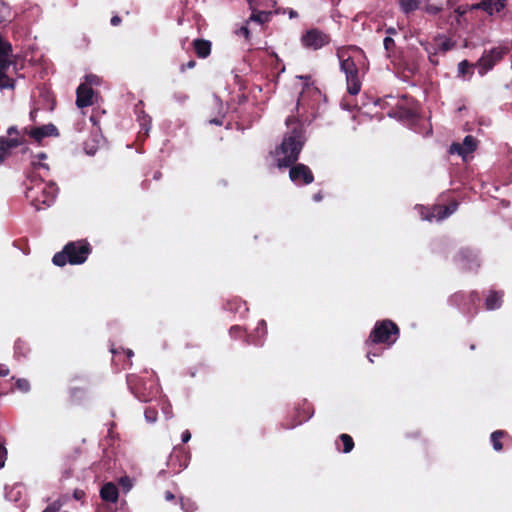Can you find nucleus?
Returning <instances> with one entry per match:
<instances>
[{
	"mask_svg": "<svg viewBox=\"0 0 512 512\" xmlns=\"http://www.w3.org/2000/svg\"><path fill=\"white\" fill-rule=\"evenodd\" d=\"M456 13H458L459 15H463L465 13V10H462L460 7H458L456 10H455Z\"/></svg>",
	"mask_w": 512,
	"mask_h": 512,
	"instance_id": "46",
	"label": "nucleus"
},
{
	"mask_svg": "<svg viewBox=\"0 0 512 512\" xmlns=\"http://www.w3.org/2000/svg\"><path fill=\"white\" fill-rule=\"evenodd\" d=\"M22 144L23 141L18 138L6 139L5 137H0V164L10 155L11 149Z\"/></svg>",
	"mask_w": 512,
	"mask_h": 512,
	"instance_id": "15",
	"label": "nucleus"
},
{
	"mask_svg": "<svg viewBox=\"0 0 512 512\" xmlns=\"http://www.w3.org/2000/svg\"><path fill=\"white\" fill-rule=\"evenodd\" d=\"M504 435H505V432L501 431V430L494 431L491 434V442L493 444V448L496 451H500L502 449V444L500 442V438H502Z\"/></svg>",
	"mask_w": 512,
	"mask_h": 512,
	"instance_id": "22",
	"label": "nucleus"
},
{
	"mask_svg": "<svg viewBox=\"0 0 512 512\" xmlns=\"http://www.w3.org/2000/svg\"><path fill=\"white\" fill-rule=\"evenodd\" d=\"M371 356H372V354L369 352V353L367 354V357H368V359H369V361H370V362H373V359H372V357H371Z\"/></svg>",
	"mask_w": 512,
	"mask_h": 512,
	"instance_id": "50",
	"label": "nucleus"
},
{
	"mask_svg": "<svg viewBox=\"0 0 512 512\" xmlns=\"http://www.w3.org/2000/svg\"><path fill=\"white\" fill-rule=\"evenodd\" d=\"M417 209L419 210L421 218L423 220L441 221L456 211L457 204L453 203L449 206H435L432 208V210H428V209L424 208L423 206H419V207H417Z\"/></svg>",
	"mask_w": 512,
	"mask_h": 512,
	"instance_id": "6",
	"label": "nucleus"
},
{
	"mask_svg": "<svg viewBox=\"0 0 512 512\" xmlns=\"http://www.w3.org/2000/svg\"><path fill=\"white\" fill-rule=\"evenodd\" d=\"M289 177L296 184H310L314 180L311 170L304 164L293 166L290 169Z\"/></svg>",
	"mask_w": 512,
	"mask_h": 512,
	"instance_id": "11",
	"label": "nucleus"
},
{
	"mask_svg": "<svg viewBox=\"0 0 512 512\" xmlns=\"http://www.w3.org/2000/svg\"><path fill=\"white\" fill-rule=\"evenodd\" d=\"M120 22H121V18H120L119 16H113V17L111 18V24H112L113 26H117V25H119V24H120Z\"/></svg>",
	"mask_w": 512,
	"mask_h": 512,
	"instance_id": "38",
	"label": "nucleus"
},
{
	"mask_svg": "<svg viewBox=\"0 0 512 512\" xmlns=\"http://www.w3.org/2000/svg\"><path fill=\"white\" fill-rule=\"evenodd\" d=\"M399 334V329L395 323L390 320L377 322L370 333L368 341L371 343H387L392 345Z\"/></svg>",
	"mask_w": 512,
	"mask_h": 512,
	"instance_id": "5",
	"label": "nucleus"
},
{
	"mask_svg": "<svg viewBox=\"0 0 512 512\" xmlns=\"http://www.w3.org/2000/svg\"><path fill=\"white\" fill-rule=\"evenodd\" d=\"M430 62H435L432 56H429Z\"/></svg>",
	"mask_w": 512,
	"mask_h": 512,
	"instance_id": "52",
	"label": "nucleus"
},
{
	"mask_svg": "<svg viewBox=\"0 0 512 512\" xmlns=\"http://www.w3.org/2000/svg\"><path fill=\"white\" fill-rule=\"evenodd\" d=\"M298 78H299V79H301V80H302V79H305V80H306V82H305V84H304V87L302 88V91H301V93H300V98L298 99V102H297V105L299 106V105H300V103H301V101L303 100V97H304V96H303V95H304V91H305L306 89H307V90H309V91H310V90H311V91H314V92H317V89H316L315 87H311V86H310V84L308 83V79H309L308 77H302V76H300V77H298Z\"/></svg>",
	"mask_w": 512,
	"mask_h": 512,
	"instance_id": "27",
	"label": "nucleus"
},
{
	"mask_svg": "<svg viewBox=\"0 0 512 512\" xmlns=\"http://www.w3.org/2000/svg\"><path fill=\"white\" fill-rule=\"evenodd\" d=\"M442 8L443 3L437 2L436 0H427V4L425 5V11L432 15L439 13Z\"/></svg>",
	"mask_w": 512,
	"mask_h": 512,
	"instance_id": "20",
	"label": "nucleus"
},
{
	"mask_svg": "<svg viewBox=\"0 0 512 512\" xmlns=\"http://www.w3.org/2000/svg\"><path fill=\"white\" fill-rule=\"evenodd\" d=\"M323 198L322 194L321 193H316L314 196H313V199L316 201V202H319L321 201Z\"/></svg>",
	"mask_w": 512,
	"mask_h": 512,
	"instance_id": "43",
	"label": "nucleus"
},
{
	"mask_svg": "<svg viewBox=\"0 0 512 512\" xmlns=\"http://www.w3.org/2000/svg\"><path fill=\"white\" fill-rule=\"evenodd\" d=\"M9 374V369L5 366H0V376H7Z\"/></svg>",
	"mask_w": 512,
	"mask_h": 512,
	"instance_id": "39",
	"label": "nucleus"
},
{
	"mask_svg": "<svg viewBox=\"0 0 512 512\" xmlns=\"http://www.w3.org/2000/svg\"><path fill=\"white\" fill-rule=\"evenodd\" d=\"M295 15H296V12H294V11L290 12V17H294Z\"/></svg>",
	"mask_w": 512,
	"mask_h": 512,
	"instance_id": "51",
	"label": "nucleus"
},
{
	"mask_svg": "<svg viewBox=\"0 0 512 512\" xmlns=\"http://www.w3.org/2000/svg\"><path fill=\"white\" fill-rule=\"evenodd\" d=\"M417 209L419 210L421 218L423 220L441 221L456 211L457 204L453 203L449 206H435L432 208V210H428V209L424 208L423 206H419V207H417Z\"/></svg>",
	"mask_w": 512,
	"mask_h": 512,
	"instance_id": "7",
	"label": "nucleus"
},
{
	"mask_svg": "<svg viewBox=\"0 0 512 512\" xmlns=\"http://www.w3.org/2000/svg\"><path fill=\"white\" fill-rule=\"evenodd\" d=\"M341 70L346 75L347 89L351 95H356L361 89V82L358 76L356 58L362 56L358 48H343L338 50Z\"/></svg>",
	"mask_w": 512,
	"mask_h": 512,
	"instance_id": "2",
	"label": "nucleus"
},
{
	"mask_svg": "<svg viewBox=\"0 0 512 512\" xmlns=\"http://www.w3.org/2000/svg\"><path fill=\"white\" fill-rule=\"evenodd\" d=\"M83 84H87L88 87H91L92 85H99L100 78L97 75L93 74L86 75L85 82Z\"/></svg>",
	"mask_w": 512,
	"mask_h": 512,
	"instance_id": "29",
	"label": "nucleus"
},
{
	"mask_svg": "<svg viewBox=\"0 0 512 512\" xmlns=\"http://www.w3.org/2000/svg\"><path fill=\"white\" fill-rule=\"evenodd\" d=\"M238 34L244 36L245 38H248L249 37V30H248L247 27H241L238 30Z\"/></svg>",
	"mask_w": 512,
	"mask_h": 512,
	"instance_id": "37",
	"label": "nucleus"
},
{
	"mask_svg": "<svg viewBox=\"0 0 512 512\" xmlns=\"http://www.w3.org/2000/svg\"><path fill=\"white\" fill-rule=\"evenodd\" d=\"M190 439H191V433H190L188 430H185V431L182 433V442H183V443H186V442H188Z\"/></svg>",
	"mask_w": 512,
	"mask_h": 512,
	"instance_id": "36",
	"label": "nucleus"
},
{
	"mask_svg": "<svg viewBox=\"0 0 512 512\" xmlns=\"http://www.w3.org/2000/svg\"><path fill=\"white\" fill-rule=\"evenodd\" d=\"M502 303V294L498 292H491L486 298V308L488 310H494L501 306Z\"/></svg>",
	"mask_w": 512,
	"mask_h": 512,
	"instance_id": "19",
	"label": "nucleus"
},
{
	"mask_svg": "<svg viewBox=\"0 0 512 512\" xmlns=\"http://www.w3.org/2000/svg\"><path fill=\"white\" fill-rule=\"evenodd\" d=\"M395 32H396V31H395V29H394V28H389V29L387 30V33H389V34H394Z\"/></svg>",
	"mask_w": 512,
	"mask_h": 512,
	"instance_id": "48",
	"label": "nucleus"
},
{
	"mask_svg": "<svg viewBox=\"0 0 512 512\" xmlns=\"http://www.w3.org/2000/svg\"><path fill=\"white\" fill-rule=\"evenodd\" d=\"M187 68H193L195 66V61H189L187 64H186Z\"/></svg>",
	"mask_w": 512,
	"mask_h": 512,
	"instance_id": "45",
	"label": "nucleus"
},
{
	"mask_svg": "<svg viewBox=\"0 0 512 512\" xmlns=\"http://www.w3.org/2000/svg\"><path fill=\"white\" fill-rule=\"evenodd\" d=\"M505 6V0H483L476 7L485 10L490 15L501 11Z\"/></svg>",
	"mask_w": 512,
	"mask_h": 512,
	"instance_id": "16",
	"label": "nucleus"
},
{
	"mask_svg": "<svg viewBox=\"0 0 512 512\" xmlns=\"http://www.w3.org/2000/svg\"><path fill=\"white\" fill-rule=\"evenodd\" d=\"M32 185L27 188L26 197L31 204L37 209L43 206H50L57 195V187L54 182H45L37 179L35 176L31 178Z\"/></svg>",
	"mask_w": 512,
	"mask_h": 512,
	"instance_id": "3",
	"label": "nucleus"
},
{
	"mask_svg": "<svg viewBox=\"0 0 512 512\" xmlns=\"http://www.w3.org/2000/svg\"><path fill=\"white\" fill-rule=\"evenodd\" d=\"M505 51L502 48L496 47L489 51L484 52L482 57L478 60L477 66L479 68V74L484 75L491 70L494 65L501 60Z\"/></svg>",
	"mask_w": 512,
	"mask_h": 512,
	"instance_id": "9",
	"label": "nucleus"
},
{
	"mask_svg": "<svg viewBox=\"0 0 512 512\" xmlns=\"http://www.w3.org/2000/svg\"><path fill=\"white\" fill-rule=\"evenodd\" d=\"M90 253V245L86 241L68 243L61 252L54 255L52 261L57 266H64L66 263L72 265L82 264Z\"/></svg>",
	"mask_w": 512,
	"mask_h": 512,
	"instance_id": "4",
	"label": "nucleus"
},
{
	"mask_svg": "<svg viewBox=\"0 0 512 512\" xmlns=\"http://www.w3.org/2000/svg\"><path fill=\"white\" fill-rule=\"evenodd\" d=\"M259 325L263 328V330H265V327H266V323H265V321H263V320H262V321L259 323Z\"/></svg>",
	"mask_w": 512,
	"mask_h": 512,
	"instance_id": "49",
	"label": "nucleus"
},
{
	"mask_svg": "<svg viewBox=\"0 0 512 512\" xmlns=\"http://www.w3.org/2000/svg\"><path fill=\"white\" fill-rule=\"evenodd\" d=\"M24 132L38 142H40L44 137L58 135L57 128L53 124L43 125L30 130L25 128Z\"/></svg>",
	"mask_w": 512,
	"mask_h": 512,
	"instance_id": "14",
	"label": "nucleus"
},
{
	"mask_svg": "<svg viewBox=\"0 0 512 512\" xmlns=\"http://www.w3.org/2000/svg\"><path fill=\"white\" fill-rule=\"evenodd\" d=\"M10 53H11V45L3 42L0 39V87L1 88H8L13 87V83L6 77V70L11 65V59H10Z\"/></svg>",
	"mask_w": 512,
	"mask_h": 512,
	"instance_id": "8",
	"label": "nucleus"
},
{
	"mask_svg": "<svg viewBox=\"0 0 512 512\" xmlns=\"http://www.w3.org/2000/svg\"><path fill=\"white\" fill-rule=\"evenodd\" d=\"M476 149V141L474 137L468 135L464 138L463 143H453L450 147L449 152L451 154L457 153L464 160H466V157L468 154L472 153Z\"/></svg>",
	"mask_w": 512,
	"mask_h": 512,
	"instance_id": "12",
	"label": "nucleus"
},
{
	"mask_svg": "<svg viewBox=\"0 0 512 512\" xmlns=\"http://www.w3.org/2000/svg\"><path fill=\"white\" fill-rule=\"evenodd\" d=\"M145 419L149 423H154L157 420V411L152 408H148L145 410Z\"/></svg>",
	"mask_w": 512,
	"mask_h": 512,
	"instance_id": "28",
	"label": "nucleus"
},
{
	"mask_svg": "<svg viewBox=\"0 0 512 512\" xmlns=\"http://www.w3.org/2000/svg\"><path fill=\"white\" fill-rule=\"evenodd\" d=\"M394 40L391 37H386L383 41L384 48L389 51L394 47Z\"/></svg>",
	"mask_w": 512,
	"mask_h": 512,
	"instance_id": "33",
	"label": "nucleus"
},
{
	"mask_svg": "<svg viewBox=\"0 0 512 512\" xmlns=\"http://www.w3.org/2000/svg\"><path fill=\"white\" fill-rule=\"evenodd\" d=\"M453 44L449 39H439L438 47L439 50L446 52L452 48Z\"/></svg>",
	"mask_w": 512,
	"mask_h": 512,
	"instance_id": "30",
	"label": "nucleus"
},
{
	"mask_svg": "<svg viewBox=\"0 0 512 512\" xmlns=\"http://www.w3.org/2000/svg\"><path fill=\"white\" fill-rule=\"evenodd\" d=\"M164 497L167 501H172L175 498L174 494L170 491H166Z\"/></svg>",
	"mask_w": 512,
	"mask_h": 512,
	"instance_id": "40",
	"label": "nucleus"
},
{
	"mask_svg": "<svg viewBox=\"0 0 512 512\" xmlns=\"http://www.w3.org/2000/svg\"><path fill=\"white\" fill-rule=\"evenodd\" d=\"M76 105L78 108H84L93 104V90L87 84H80L76 91Z\"/></svg>",
	"mask_w": 512,
	"mask_h": 512,
	"instance_id": "13",
	"label": "nucleus"
},
{
	"mask_svg": "<svg viewBox=\"0 0 512 512\" xmlns=\"http://www.w3.org/2000/svg\"><path fill=\"white\" fill-rule=\"evenodd\" d=\"M194 49L199 57L205 58L211 52V43L207 40L196 39L194 41Z\"/></svg>",
	"mask_w": 512,
	"mask_h": 512,
	"instance_id": "18",
	"label": "nucleus"
},
{
	"mask_svg": "<svg viewBox=\"0 0 512 512\" xmlns=\"http://www.w3.org/2000/svg\"><path fill=\"white\" fill-rule=\"evenodd\" d=\"M7 133L9 136H11L12 134L17 133V128L15 126H12L7 130Z\"/></svg>",
	"mask_w": 512,
	"mask_h": 512,
	"instance_id": "42",
	"label": "nucleus"
},
{
	"mask_svg": "<svg viewBox=\"0 0 512 512\" xmlns=\"http://www.w3.org/2000/svg\"><path fill=\"white\" fill-rule=\"evenodd\" d=\"M5 459H6V450L2 445H0V468L4 466Z\"/></svg>",
	"mask_w": 512,
	"mask_h": 512,
	"instance_id": "35",
	"label": "nucleus"
},
{
	"mask_svg": "<svg viewBox=\"0 0 512 512\" xmlns=\"http://www.w3.org/2000/svg\"><path fill=\"white\" fill-rule=\"evenodd\" d=\"M302 43L307 48L318 50L329 43V37L319 30L312 29L303 35Z\"/></svg>",
	"mask_w": 512,
	"mask_h": 512,
	"instance_id": "10",
	"label": "nucleus"
},
{
	"mask_svg": "<svg viewBox=\"0 0 512 512\" xmlns=\"http://www.w3.org/2000/svg\"><path fill=\"white\" fill-rule=\"evenodd\" d=\"M181 508L184 512H194L196 510V505L194 502L190 500L180 499Z\"/></svg>",
	"mask_w": 512,
	"mask_h": 512,
	"instance_id": "26",
	"label": "nucleus"
},
{
	"mask_svg": "<svg viewBox=\"0 0 512 512\" xmlns=\"http://www.w3.org/2000/svg\"><path fill=\"white\" fill-rule=\"evenodd\" d=\"M340 440L343 442L344 445L343 452L349 453L354 447L353 439L348 434H341Z\"/></svg>",
	"mask_w": 512,
	"mask_h": 512,
	"instance_id": "23",
	"label": "nucleus"
},
{
	"mask_svg": "<svg viewBox=\"0 0 512 512\" xmlns=\"http://www.w3.org/2000/svg\"><path fill=\"white\" fill-rule=\"evenodd\" d=\"M121 484H122L123 486H125V487L127 488V490H129V489H130V487H131V485H130V483H129V479H128V478H122V479H121Z\"/></svg>",
	"mask_w": 512,
	"mask_h": 512,
	"instance_id": "41",
	"label": "nucleus"
},
{
	"mask_svg": "<svg viewBox=\"0 0 512 512\" xmlns=\"http://www.w3.org/2000/svg\"><path fill=\"white\" fill-rule=\"evenodd\" d=\"M425 51H427L428 53H430V51H429V49H428V47H427V46L425 47Z\"/></svg>",
	"mask_w": 512,
	"mask_h": 512,
	"instance_id": "53",
	"label": "nucleus"
},
{
	"mask_svg": "<svg viewBox=\"0 0 512 512\" xmlns=\"http://www.w3.org/2000/svg\"><path fill=\"white\" fill-rule=\"evenodd\" d=\"M44 159H46L45 153H39L38 155H36L35 159L32 161V165H33L34 169L43 168L45 170H48L49 169L48 165L41 162Z\"/></svg>",
	"mask_w": 512,
	"mask_h": 512,
	"instance_id": "24",
	"label": "nucleus"
},
{
	"mask_svg": "<svg viewBox=\"0 0 512 512\" xmlns=\"http://www.w3.org/2000/svg\"><path fill=\"white\" fill-rule=\"evenodd\" d=\"M470 67H471V65L469 64V62L467 60L461 61L458 64V74L461 76H464Z\"/></svg>",
	"mask_w": 512,
	"mask_h": 512,
	"instance_id": "31",
	"label": "nucleus"
},
{
	"mask_svg": "<svg viewBox=\"0 0 512 512\" xmlns=\"http://www.w3.org/2000/svg\"><path fill=\"white\" fill-rule=\"evenodd\" d=\"M269 18H270V13L258 12V13H253L250 17V20L259 22V23H264V22L268 21Z\"/></svg>",
	"mask_w": 512,
	"mask_h": 512,
	"instance_id": "25",
	"label": "nucleus"
},
{
	"mask_svg": "<svg viewBox=\"0 0 512 512\" xmlns=\"http://www.w3.org/2000/svg\"><path fill=\"white\" fill-rule=\"evenodd\" d=\"M16 385L22 392H28L30 389V384L26 379H18Z\"/></svg>",
	"mask_w": 512,
	"mask_h": 512,
	"instance_id": "32",
	"label": "nucleus"
},
{
	"mask_svg": "<svg viewBox=\"0 0 512 512\" xmlns=\"http://www.w3.org/2000/svg\"><path fill=\"white\" fill-rule=\"evenodd\" d=\"M60 504L57 502H54L46 507V509L43 512H58L60 509Z\"/></svg>",
	"mask_w": 512,
	"mask_h": 512,
	"instance_id": "34",
	"label": "nucleus"
},
{
	"mask_svg": "<svg viewBox=\"0 0 512 512\" xmlns=\"http://www.w3.org/2000/svg\"><path fill=\"white\" fill-rule=\"evenodd\" d=\"M126 354H127V356H128V357H132V356L134 355L133 351H132V350H130V349H128V350L126 351Z\"/></svg>",
	"mask_w": 512,
	"mask_h": 512,
	"instance_id": "47",
	"label": "nucleus"
},
{
	"mask_svg": "<svg viewBox=\"0 0 512 512\" xmlns=\"http://www.w3.org/2000/svg\"><path fill=\"white\" fill-rule=\"evenodd\" d=\"M400 7L404 13H409L418 8L419 0H399Z\"/></svg>",
	"mask_w": 512,
	"mask_h": 512,
	"instance_id": "21",
	"label": "nucleus"
},
{
	"mask_svg": "<svg viewBox=\"0 0 512 512\" xmlns=\"http://www.w3.org/2000/svg\"><path fill=\"white\" fill-rule=\"evenodd\" d=\"M100 495L103 500L114 503L118 500V489L115 484L109 482L101 488Z\"/></svg>",
	"mask_w": 512,
	"mask_h": 512,
	"instance_id": "17",
	"label": "nucleus"
},
{
	"mask_svg": "<svg viewBox=\"0 0 512 512\" xmlns=\"http://www.w3.org/2000/svg\"><path fill=\"white\" fill-rule=\"evenodd\" d=\"M305 143V138L299 126L292 128L286 135L281 145L275 151V159L278 167H288L297 161Z\"/></svg>",
	"mask_w": 512,
	"mask_h": 512,
	"instance_id": "1",
	"label": "nucleus"
},
{
	"mask_svg": "<svg viewBox=\"0 0 512 512\" xmlns=\"http://www.w3.org/2000/svg\"><path fill=\"white\" fill-rule=\"evenodd\" d=\"M210 123L211 124H216V125H221L222 124V122L220 120H218V119H212V120H210Z\"/></svg>",
	"mask_w": 512,
	"mask_h": 512,
	"instance_id": "44",
	"label": "nucleus"
}]
</instances>
